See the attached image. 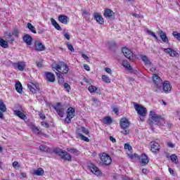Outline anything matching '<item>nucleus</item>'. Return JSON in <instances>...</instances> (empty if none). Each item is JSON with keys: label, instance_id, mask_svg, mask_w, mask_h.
I'll return each instance as SVG.
<instances>
[{"label": "nucleus", "instance_id": "f257e3e1", "mask_svg": "<svg viewBox=\"0 0 180 180\" xmlns=\"http://www.w3.org/2000/svg\"><path fill=\"white\" fill-rule=\"evenodd\" d=\"M150 118L148 120V124L150 126L151 130H155L154 125L155 126H164L171 129L172 124L168 121H166L162 116L155 113L154 111H150L149 114Z\"/></svg>", "mask_w": 180, "mask_h": 180}, {"label": "nucleus", "instance_id": "f03ea898", "mask_svg": "<svg viewBox=\"0 0 180 180\" xmlns=\"http://www.w3.org/2000/svg\"><path fill=\"white\" fill-rule=\"evenodd\" d=\"M153 81L154 84L153 91L154 92H161L162 89V79L157 74L153 75Z\"/></svg>", "mask_w": 180, "mask_h": 180}, {"label": "nucleus", "instance_id": "7ed1b4c3", "mask_svg": "<svg viewBox=\"0 0 180 180\" xmlns=\"http://www.w3.org/2000/svg\"><path fill=\"white\" fill-rule=\"evenodd\" d=\"M53 70H56V71H58V72H60V74H67L68 71H70V68L64 63H62L60 64L55 63L54 65H53Z\"/></svg>", "mask_w": 180, "mask_h": 180}, {"label": "nucleus", "instance_id": "20e7f679", "mask_svg": "<svg viewBox=\"0 0 180 180\" xmlns=\"http://www.w3.org/2000/svg\"><path fill=\"white\" fill-rule=\"evenodd\" d=\"M66 113L67 116L65 119V122L68 124H70L71 123V119L75 116V109H74V108L70 107L68 108Z\"/></svg>", "mask_w": 180, "mask_h": 180}, {"label": "nucleus", "instance_id": "39448f33", "mask_svg": "<svg viewBox=\"0 0 180 180\" xmlns=\"http://www.w3.org/2000/svg\"><path fill=\"white\" fill-rule=\"evenodd\" d=\"M53 108L56 110L60 117H64V112H65V108L61 105L60 103H57L56 105H53Z\"/></svg>", "mask_w": 180, "mask_h": 180}, {"label": "nucleus", "instance_id": "423d86ee", "mask_svg": "<svg viewBox=\"0 0 180 180\" xmlns=\"http://www.w3.org/2000/svg\"><path fill=\"white\" fill-rule=\"evenodd\" d=\"M102 165H110L112 164V158L106 153H103L101 156Z\"/></svg>", "mask_w": 180, "mask_h": 180}, {"label": "nucleus", "instance_id": "0eeeda50", "mask_svg": "<svg viewBox=\"0 0 180 180\" xmlns=\"http://www.w3.org/2000/svg\"><path fill=\"white\" fill-rule=\"evenodd\" d=\"M122 51L124 54V56L128 58V60H130L131 61L134 60V54L131 51V50L129 49L127 47H123L122 49Z\"/></svg>", "mask_w": 180, "mask_h": 180}, {"label": "nucleus", "instance_id": "6e6552de", "mask_svg": "<svg viewBox=\"0 0 180 180\" xmlns=\"http://www.w3.org/2000/svg\"><path fill=\"white\" fill-rule=\"evenodd\" d=\"M135 109L140 116H145L147 114V108H144L143 105L136 104Z\"/></svg>", "mask_w": 180, "mask_h": 180}, {"label": "nucleus", "instance_id": "1a4fd4ad", "mask_svg": "<svg viewBox=\"0 0 180 180\" xmlns=\"http://www.w3.org/2000/svg\"><path fill=\"white\" fill-rule=\"evenodd\" d=\"M162 86L165 94H169V92L172 91V86H171V83H169L168 81L164 82V83L162 84Z\"/></svg>", "mask_w": 180, "mask_h": 180}, {"label": "nucleus", "instance_id": "9d476101", "mask_svg": "<svg viewBox=\"0 0 180 180\" xmlns=\"http://www.w3.org/2000/svg\"><path fill=\"white\" fill-rule=\"evenodd\" d=\"M120 126L121 129L125 130L129 127V126H130V122H129V120L126 117L122 118L120 122Z\"/></svg>", "mask_w": 180, "mask_h": 180}, {"label": "nucleus", "instance_id": "9b49d317", "mask_svg": "<svg viewBox=\"0 0 180 180\" xmlns=\"http://www.w3.org/2000/svg\"><path fill=\"white\" fill-rule=\"evenodd\" d=\"M163 51L170 57H179V53L171 48L164 49Z\"/></svg>", "mask_w": 180, "mask_h": 180}, {"label": "nucleus", "instance_id": "f8f14e48", "mask_svg": "<svg viewBox=\"0 0 180 180\" xmlns=\"http://www.w3.org/2000/svg\"><path fill=\"white\" fill-rule=\"evenodd\" d=\"M13 66L14 68H17L19 71H23L25 68H26V64L25 62H18L13 63Z\"/></svg>", "mask_w": 180, "mask_h": 180}, {"label": "nucleus", "instance_id": "ddd939ff", "mask_svg": "<svg viewBox=\"0 0 180 180\" xmlns=\"http://www.w3.org/2000/svg\"><path fill=\"white\" fill-rule=\"evenodd\" d=\"M150 151L152 153H157L158 151H160V144L155 141L150 142Z\"/></svg>", "mask_w": 180, "mask_h": 180}, {"label": "nucleus", "instance_id": "4468645a", "mask_svg": "<svg viewBox=\"0 0 180 180\" xmlns=\"http://www.w3.org/2000/svg\"><path fill=\"white\" fill-rule=\"evenodd\" d=\"M104 16L107 19H113L115 18V13L113 11L106 8L104 11Z\"/></svg>", "mask_w": 180, "mask_h": 180}, {"label": "nucleus", "instance_id": "2eb2a0df", "mask_svg": "<svg viewBox=\"0 0 180 180\" xmlns=\"http://www.w3.org/2000/svg\"><path fill=\"white\" fill-rule=\"evenodd\" d=\"M158 34H160V37L164 43H168L169 41L168 40V37H167V34L164 32L162 30H158Z\"/></svg>", "mask_w": 180, "mask_h": 180}, {"label": "nucleus", "instance_id": "dca6fc26", "mask_svg": "<svg viewBox=\"0 0 180 180\" xmlns=\"http://www.w3.org/2000/svg\"><path fill=\"white\" fill-rule=\"evenodd\" d=\"M35 50H37V51H44V50H46V46L41 42L36 41Z\"/></svg>", "mask_w": 180, "mask_h": 180}, {"label": "nucleus", "instance_id": "f3484780", "mask_svg": "<svg viewBox=\"0 0 180 180\" xmlns=\"http://www.w3.org/2000/svg\"><path fill=\"white\" fill-rule=\"evenodd\" d=\"M45 77L46 81H49V82H54L56 81V77H54V74L48 72L45 73Z\"/></svg>", "mask_w": 180, "mask_h": 180}, {"label": "nucleus", "instance_id": "a211bd4d", "mask_svg": "<svg viewBox=\"0 0 180 180\" xmlns=\"http://www.w3.org/2000/svg\"><path fill=\"white\" fill-rule=\"evenodd\" d=\"M5 37L8 43H13V41H15V38L13 37V34H12V32H5Z\"/></svg>", "mask_w": 180, "mask_h": 180}, {"label": "nucleus", "instance_id": "6ab92c4d", "mask_svg": "<svg viewBox=\"0 0 180 180\" xmlns=\"http://www.w3.org/2000/svg\"><path fill=\"white\" fill-rule=\"evenodd\" d=\"M139 160H141V164H142L143 165H147V164H148L150 161L148 160V156H147L146 153L142 154Z\"/></svg>", "mask_w": 180, "mask_h": 180}, {"label": "nucleus", "instance_id": "aec40b11", "mask_svg": "<svg viewBox=\"0 0 180 180\" xmlns=\"http://www.w3.org/2000/svg\"><path fill=\"white\" fill-rule=\"evenodd\" d=\"M14 115L15 116H18V117H20V119H22V120H26L27 119V117L26 115H25L22 111L20 110H14Z\"/></svg>", "mask_w": 180, "mask_h": 180}, {"label": "nucleus", "instance_id": "412c9836", "mask_svg": "<svg viewBox=\"0 0 180 180\" xmlns=\"http://www.w3.org/2000/svg\"><path fill=\"white\" fill-rule=\"evenodd\" d=\"M58 20H59V22H60V23H63V25H67V23H68V20H70V19L68 18V17L67 15H60L58 16Z\"/></svg>", "mask_w": 180, "mask_h": 180}, {"label": "nucleus", "instance_id": "4be33fe9", "mask_svg": "<svg viewBox=\"0 0 180 180\" xmlns=\"http://www.w3.org/2000/svg\"><path fill=\"white\" fill-rule=\"evenodd\" d=\"M94 18L96 19V22L99 23V25H103L105 21L103 20V18H102V15H101V14H99L98 13H95Z\"/></svg>", "mask_w": 180, "mask_h": 180}, {"label": "nucleus", "instance_id": "5701e85b", "mask_svg": "<svg viewBox=\"0 0 180 180\" xmlns=\"http://www.w3.org/2000/svg\"><path fill=\"white\" fill-rule=\"evenodd\" d=\"M60 158L63 160H65V161H71V160H72L71 155H70V153H68L64 150H63V153H62L60 155Z\"/></svg>", "mask_w": 180, "mask_h": 180}, {"label": "nucleus", "instance_id": "b1692460", "mask_svg": "<svg viewBox=\"0 0 180 180\" xmlns=\"http://www.w3.org/2000/svg\"><path fill=\"white\" fill-rule=\"evenodd\" d=\"M32 37L27 34L23 37V41L26 44H27V46H32Z\"/></svg>", "mask_w": 180, "mask_h": 180}, {"label": "nucleus", "instance_id": "393cba45", "mask_svg": "<svg viewBox=\"0 0 180 180\" xmlns=\"http://www.w3.org/2000/svg\"><path fill=\"white\" fill-rule=\"evenodd\" d=\"M90 171L94 174V175H101V171L99 170V168H98L95 165H92L91 167H90Z\"/></svg>", "mask_w": 180, "mask_h": 180}, {"label": "nucleus", "instance_id": "a878e982", "mask_svg": "<svg viewBox=\"0 0 180 180\" xmlns=\"http://www.w3.org/2000/svg\"><path fill=\"white\" fill-rule=\"evenodd\" d=\"M27 88L31 92H32V94H36V92H37V86L33 83L28 84Z\"/></svg>", "mask_w": 180, "mask_h": 180}, {"label": "nucleus", "instance_id": "bb28decb", "mask_svg": "<svg viewBox=\"0 0 180 180\" xmlns=\"http://www.w3.org/2000/svg\"><path fill=\"white\" fill-rule=\"evenodd\" d=\"M77 134L79 135L81 134V133H84V134H89V131L84 127H80L78 129H77Z\"/></svg>", "mask_w": 180, "mask_h": 180}, {"label": "nucleus", "instance_id": "cd10ccee", "mask_svg": "<svg viewBox=\"0 0 180 180\" xmlns=\"http://www.w3.org/2000/svg\"><path fill=\"white\" fill-rule=\"evenodd\" d=\"M141 60L145 63V65H151V61L148 59L147 56L146 55H141Z\"/></svg>", "mask_w": 180, "mask_h": 180}, {"label": "nucleus", "instance_id": "c85d7f7f", "mask_svg": "<svg viewBox=\"0 0 180 180\" xmlns=\"http://www.w3.org/2000/svg\"><path fill=\"white\" fill-rule=\"evenodd\" d=\"M15 91H17L18 94H22L23 89L22 87V84L20 83V82H17L15 83Z\"/></svg>", "mask_w": 180, "mask_h": 180}, {"label": "nucleus", "instance_id": "c756f323", "mask_svg": "<svg viewBox=\"0 0 180 180\" xmlns=\"http://www.w3.org/2000/svg\"><path fill=\"white\" fill-rule=\"evenodd\" d=\"M51 22L52 23V26H53L55 27V29H56V30H62L61 27L57 22V21H56V20H54V18H51Z\"/></svg>", "mask_w": 180, "mask_h": 180}, {"label": "nucleus", "instance_id": "7c9ffc66", "mask_svg": "<svg viewBox=\"0 0 180 180\" xmlns=\"http://www.w3.org/2000/svg\"><path fill=\"white\" fill-rule=\"evenodd\" d=\"M66 150L68 153H71V154H74V155H79V150H77V148H68Z\"/></svg>", "mask_w": 180, "mask_h": 180}, {"label": "nucleus", "instance_id": "2f4dec72", "mask_svg": "<svg viewBox=\"0 0 180 180\" xmlns=\"http://www.w3.org/2000/svg\"><path fill=\"white\" fill-rule=\"evenodd\" d=\"M43 174H44V170L42 168H38L33 172V174L37 175V176H41Z\"/></svg>", "mask_w": 180, "mask_h": 180}, {"label": "nucleus", "instance_id": "473e14b6", "mask_svg": "<svg viewBox=\"0 0 180 180\" xmlns=\"http://www.w3.org/2000/svg\"><path fill=\"white\" fill-rule=\"evenodd\" d=\"M122 66L124 67V68H127V70H129V71H131V70H133V68L130 65V63H129L127 60L122 61Z\"/></svg>", "mask_w": 180, "mask_h": 180}, {"label": "nucleus", "instance_id": "72a5a7b5", "mask_svg": "<svg viewBox=\"0 0 180 180\" xmlns=\"http://www.w3.org/2000/svg\"><path fill=\"white\" fill-rule=\"evenodd\" d=\"M39 150L44 153H50V148H48L46 145H41L39 146Z\"/></svg>", "mask_w": 180, "mask_h": 180}, {"label": "nucleus", "instance_id": "f704fd0d", "mask_svg": "<svg viewBox=\"0 0 180 180\" xmlns=\"http://www.w3.org/2000/svg\"><path fill=\"white\" fill-rule=\"evenodd\" d=\"M170 160L174 162V164H179V161L178 160V156H176V155L175 154H173L170 156Z\"/></svg>", "mask_w": 180, "mask_h": 180}, {"label": "nucleus", "instance_id": "c9c22d12", "mask_svg": "<svg viewBox=\"0 0 180 180\" xmlns=\"http://www.w3.org/2000/svg\"><path fill=\"white\" fill-rule=\"evenodd\" d=\"M29 30H30V32H32V33H34V34H36V33H37V32H36V27H34V26H33V25H32V23L28 22L27 25Z\"/></svg>", "mask_w": 180, "mask_h": 180}, {"label": "nucleus", "instance_id": "e433bc0d", "mask_svg": "<svg viewBox=\"0 0 180 180\" xmlns=\"http://www.w3.org/2000/svg\"><path fill=\"white\" fill-rule=\"evenodd\" d=\"M0 46L3 47V49H8V47H9L8 45V41L4 40L1 38H0Z\"/></svg>", "mask_w": 180, "mask_h": 180}, {"label": "nucleus", "instance_id": "4c0bfd02", "mask_svg": "<svg viewBox=\"0 0 180 180\" xmlns=\"http://www.w3.org/2000/svg\"><path fill=\"white\" fill-rule=\"evenodd\" d=\"M56 75H57V77L58 78V84H60V85H63L64 77H63V75L58 72H56Z\"/></svg>", "mask_w": 180, "mask_h": 180}, {"label": "nucleus", "instance_id": "58836bf2", "mask_svg": "<svg viewBox=\"0 0 180 180\" xmlns=\"http://www.w3.org/2000/svg\"><path fill=\"white\" fill-rule=\"evenodd\" d=\"M144 32L148 33V34H149L150 36H152V37H154L156 40L157 39H158V37H157V35H155V33H154L153 32H151L150 30H148V28H146L144 30Z\"/></svg>", "mask_w": 180, "mask_h": 180}, {"label": "nucleus", "instance_id": "ea45409f", "mask_svg": "<svg viewBox=\"0 0 180 180\" xmlns=\"http://www.w3.org/2000/svg\"><path fill=\"white\" fill-rule=\"evenodd\" d=\"M0 110L1 112H6V105L2 100H0Z\"/></svg>", "mask_w": 180, "mask_h": 180}, {"label": "nucleus", "instance_id": "a19ab883", "mask_svg": "<svg viewBox=\"0 0 180 180\" xmlns=\"http://www.w3.org/2000/svg\"><path fill=\"white\" fill-rule=\"evenodd\" d=\"M103 123H105V124H111V123H112V118L110 117H104Z\"/></svg>", "mask_w": 180, "mask_h": 180}, {"label": "nucleus", "instance_id": "79ce46f5", "mask_svg": "<svg viewBox=\"0 0 180 180\" xmlns=\"http://www.w3.org/2000/svg\"><path fill=\"white\" fill-rule=\"evenodd\" d=\"M102 79L105 84H110V79L107 75H103L102 76Z\"/></svg>", "mask_w": 180, "mask_h": 180}, {"label": "nucleus", "instance_id": "37998d69", "mask_svg": "<svg viewBox=\"0 0 180 180\" xmlns=\"http://www.w3.org/2000/svg\"><path fill=\"white\" fill-rule=\"evenodd\" d=\"M53 153H55V154H58L59 157H61V155L64 153V150H62L60 148H55Z\"/></svg>", "mask_w": 180, "mask_h": 180}, {"label": "nucleus", "instance_id": "c03bdc74", "mask_svg": "<svg viewBox=\"0 0 180 180\" xmlns=\"http://www.w3.org/2000/svg\"><path fill=\"white\" fill-rule=\"evenodd\" d=\"M88 89L91 94H92L94 92H96V91H98V88H96V86H93V85L89 86Z\"/></svg>", "mask_w": 180, "mask_h": 180}, {"label": "nucleus", "instance_id": "a18cd8bd", "mask_svg": "<svg viewBox=\"0 0 180 180\" xmlns=\"http://www.w3.org/2000/svg\"><path fill=\"white\" fill-rule=\"evenodd\" d=\"M32 131L34 133H35V134H40V129H39V128H37V127L34 125V126L32 127Z\"/></svg>", "mask_w": 180, "mask_h": 180}, {"label": "nucleus", "instance_id": "49530a36", "mask_svg": "<svg viewBox=\"0 0 180 180\" xmlns=\"http://www.w3.org/2000/svg\"><path fill=\"white\" fill-rule=\"evenodd\" d=\"M174 37H175V39H176V40H178L179 41H180V33H178V32L174 31L172 33Z\"/></svg>", "mask_w": 180, "mask_h": 180}, {"label": "nucleus", "instance_id": "de8ad7c7", "mask_svg": "<svg viewBox=\"0 0 180 180\" xmlns=\"http://www.w3.org/2000/svg\"><path fill=\"white\" fill-rule=\"evenodd\" d=\"M66 44L68 50L72 51V53H74V51H75V49H74V46H72V44H70L69 42H68Z\"/></svg>", "mask_w": 180, "mask_h": 180}, {"label": "nucleus", "instance_id": "09e8293b", "mask_svg": "<svg viewBox=\"0 0 180 180\" xmlns=\"http://www.w3.org/2000/svg\"><path fill=\"white\" fill-rule=\"evenodd\" d=\"M79 137L82 139L84 141H86L87 143L89 141V139L88 137L84 136L82 134H79Z\"/></svg>", "mask_w": 180, "mask_h": 180}, {"label": "nucleus", "instance_id": "8fccbe9b", "mask_svg": "<svg viewBox=\"0 0 180 180\" xmlns=\"http://www.w3.org/2000/svg\"><path fill=\"white\" fill-rule=\"evenodd\" d=\"M63 86L65 89L68 91V92H70V91H71V87L70 86V84H68V83H64Z\"/></svg>", "mask_w": 180, "mask_h": 180}, {"label": "nucleus", "instance_id": "3c124183", "mask_svg": "<svg viewBox=\"0 0 180 180\" xmlns=\"http://www.w3.org/2000/svg\"><path fill=\"white\" fill-rule=\"evenodd\" d=\"M124 149L128 150V151H130L131 150H133V148H131V146L129 143H125L124 144Z\"/></svg>", "mask_w": 180, "mask_h": 180}, {"label": "nucleus", "instance_id": "603ef678", "mask_svg": "<svg viewBox=\"0 0 180 180\" xmlns=\"http://www.w3.org/2000/svg\"><path fill=\"white\" fill-rule=\"evenodd\" d=\"M84 18H85V19H86V20H88L89 18H88V16H89V13H88V11H83V13H82Z\"/></svg>", "mask_w": 180, "mask_h": 180}, {"label": "nucleus", "instance_id": "864d4df0", "mask_svg": "<svg viewBox=\"0 0 180 180\" xmlns=\"http://www.w3.org/2000/svg\"><path fill=\"white\" fill-rule=\"evenodd\" d=\"M11 34L15 36V37H19V31H18V30H14L13 32H11Z\"/></svg>", "mask_w": 180, "mask_h": 180}, {"label": "nucleus", "instance_id": "5fc2aeb1", "mask_svg": "<svg viewBox=\"0 0 180 180\" xmlns=\"http://www.w3.org/2000/svg\"><path fill=\"white\" fill-rule=\"evenodd\" d=\"M12 166L13 167V168H20V165H19V162L16 161L13 162Z\"/></svg>", "mask_w": 180, "mask_h": 180}, {"label": "nucleus", "instance_id": "6e6d98bb", "mask_svg": "<svg viewBox=\"0 0 180 180\" xmlns=\"http://www.w3.org/2000/svg\"><path fill=\"white\" fill-rule=\"evenodd\" d=\"M15 110H19L20 112V111H23V108H22V105H19V104H16L15 105Z\"/></svg>", "mask_w": 180, "mask_h": 180}, {"label": "nucleus", "instance_id": "4d7b16f0", "mask_svg": "<svg viewBox=\"0 0 180 180\" xmlns=\"http://www.w3.org/2000/svg\"><path fill=\"white\" fill-rule=\"evenodd\" d=\"M63 34L64 37L65 39H67V40H70V34H68V33L63 32Z\"/></svg>", "mask_w": 180, "mask_h": 180}, {"label": "nucleus", "instance_id": "13d9d810", "mask_svg": "<svg viewBox=\"0 0 180 180\" xmlns=\"http://www.w3.org/2000/svg\"><path fill=\"white\" fill-rule=\"evenodd\" d=\"M41 126H43L44 127H46V129H49V123H47V122H41Z\"/></svg>", "mask_w": 180, "mask_h": 180}, {"label": "nucleus", "instance_id": "bf43d9fd", "mask_svg": "<svg viewBox=\"0 0 180 180\" xmlns=\"http://www.w3.org/2000/svg\"><path fill=\"white\" fill-rule=\"evenodd\" d=\"M167 147H169L170 148H174V147H175V144L172 143V142L171 141L167 142Z\"/></svg>", "mask_w": 180, "mask_h": 180}, {"label": "nucleus", "instance_id": "052dcab7", "mask_svg": "<svg viewBox=\"0 0 180 180\" xmlns=\"http://www.w3.org/2000/svg\"><path fill=\"white\" fill-rule=\"evenodd\" d=\"M121 133L126 136L129 134V133H130V131L129 129H124L123 131H121Z\"/></svg>", "mask_w": 180, "mask_h": 180}, {"label": "nucleus", "instance_id": "680f3d73", "mask_svg": "<svg viewBox=\"0 0 180 180\" xmlns=\"http://www.w3.org/2000/svg\"><path fill=\"white\" fill-rule=\"evenodd\" d=\"M105 72H108V74H112V70L109 68H105Z\"/></svg>", "mask_w": 180, "mask_h": 180}, {"label": "nucleus", "instance_id": "e2e57ef3", "mask_svg": "<svg viewBox=\"0 0 180 180\" xmlns=\"http://www.w3.org/2000/svg\"><path fill=\"white\" fill-rule=\"evenodd\" d=\"M150 71H151V72H155V71H157V68H155V66H151V68H150Z\"/></svg>", "mask_w": 180, "mask_h": 180}, {"label": "nucleus", "instance_id": "0e129e2a", "mask_svg": "<svg viewBox=\"0 0 180 180\" xmlns=\"http://www.w3.org/2000/svg\"><path fill=\"white\" fill-rule=\"evenodd\" d=\"M169 172L171 175H172V176H174L175 175L174 170L171 167H169Z\"/></svg>", "mask_w": 180, "mask_h": 180}, {"label": "nucleus", "instance_id": "69168bd1", "mask_svg": "<svg viewBox=\"0 0 180 180\" xmlns=\"http://www.w3.org/2000/svg\"><path fill=\"white\" fill-rule=\"evenodd\" d=\"M84 70H86V71L91 70V68H89V65H84Z\"/></svg>", "mask_w": 180, "mask_h": 180}, {"label": "nucleus", "instance_id": "338daca9", "mask_svg": "<svg viewBox=\"0 0 180 180\" xmlns=\"http://www.w3.org/2000/svg\"><path fill=\"white\" fill-rule=\"evenodd\" d=\"M39 116L40 119H42V120L46 119V115H44V114H43L42 112L39 113Z\"/></svg>", "mask_w": 180, "mask_h": 180}, {"label": "nucleus", "instance_id": "774afa93", "mask_svg": "<svg viewBox=\"0 0 180 180\" xmlns=\"http://www.w3.org/2000/svg\"><path fill=\"white\" fill-rule=\"evenodd\" d=\"M110 140L112 143H116V139L113 136H110Z\"/></svg>", "mask_w": 180, "mask_h": 180}]
</instances>
